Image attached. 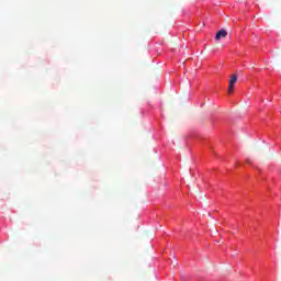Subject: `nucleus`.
I'll return each mask as SVG.
<instances>
[{"mask_svg": "<svg viewBox=\"0 0 281 281\" xmlns=\"http://www.w3.org/2000/svg\"><path fill=\"white\" fill-rule=\"evenodd\" d=\"M236 82H238V76L233 75L228 81V93H234V89L236 88Z\"/></svg>", "mask_w": 281, "mask_h": 281, "instance_id": "f257e3e1", "label": "nucleus"}, {"mask_svg": "<svg viewBox=\"0 0 281 281\" xmlns=\"http://www.w3.org/2000/svg\"><path fill=\"white\" fill-rule=\"evenodd\" d=\"M226 37H227V31L221 30L216 33L215 41H221V38H226Z\"/></svg>", "mask_w": 281, "mask_h": 281, "instance_id": "f03ea898", "label": "nucleus"}]
</instances>
